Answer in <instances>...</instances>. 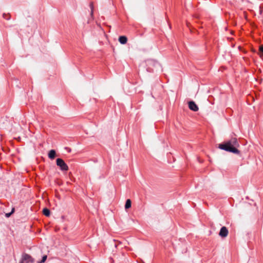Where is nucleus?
<instances>
[{"instance_id":"39448f33","label":"nucleus","mask_w":263,"mask_h":263,"mask_svg":"<svg viewBox=\"0 0 263 263\" xmlns=\"http://www.w3.org/2000/svg\"><path fill=\"white\" fill-rule=\"evenodd\" d=\"M189 107L191 110L194 111H197L199 109L198 106L192 101L189 102Z\"/></svg>"},{"instance_id":"ddd939ff","label":"nucleus","mask_w":263,"mask_h":263,"mask_svg":"<svg viewBox=\"0 0 263 263\" xmlns=\"http://www.w3.org/2000/svg\"><path fill=\"white\" fill-rule=\"evenodd\" d=\"M3 17H4V18L5 19H6L7 20H9L10 18V15L9 14H3Z\"/></svg>"},{"instance_id":"1a4fd4ad","label":"nucleus","mask_w":263,"mask_h":263,"mask_svg":"<svg viewBox=\"0 0 263 263\" xmlns=\"http://www.w3.org/2000/svg\"><path fill=\"white\" fill-rule=\"evenodd\" d=\"M43 213L44 215L47 217L49 216L50 215V212L47 208H44L43 210Z\"/></svg>"},{"instance_id":"4468645a","label":"nucleus","mask_w":263,"mask_h":263,"mask_svg":"<svg viewBox=\"0 0 263 263\" xmlns=\"http://www.w3.org/2000/svg\"><path fill=\"white\" fill-rule=\"evenodd\" d=\"M14 212V208H13V209H12V211H11V212L10 213H7V214H6V216L7 217H10V215H11V214H12Z\"/></svg>"},{"instance_id":"20e7f679","label":"nucleus","mask_w":263,"mask_h":263,"mask_svg":"<svg viewBox=\"0 0 263 263\" xmlns=\"http://www.w3.org/2000/svg\"><path fill=\"white\" fill-rule=\"evenodd\" d=\"M229 233L228 229L226 227H222L219 233V235L222 238L226 237Z\"/></svg>"},{"instance_id":"9d476101","label":"nucleus","mask_w":263,"mask_h":263,"mask_svg":"<svg viewBox=\"0 0 263 263\" xmlns=\"http://www.w3.org/2000/svg\"><path fill=\"white\" fill-rule=\"evenodd\" d=\"M89 6H90V8L91 9L90 16H91V18L93 19V9H94V8H93V5L92 2L90 3Z\"/></svg>"},{"instance_id":"f8f14e48","label":"nucleus","mask_w":263,"mask_h":263,"mask_svg":"<svg viewBox=\"0 0 263 263\" xmlns=\"http://www.w3.org/2000/svg\"><path fill=\"white\" fill-rule=\"evenodd\" d=\"M47 255H44L43 256V257H42V259L39 263H43V262H44L46 261V260L47 259Z\"/></svg>"},{"instance_id":"9b49d317","label":"nucleus","mask_w":263,"mask_h":263,"mask_svg":"<svg viewBox=\"0 0 263 263\" xmlns=\"http://www.w3.org/2000/svg\"><path fill=\"white\" fill-rule=\"evenodd\" d=\"M259 51L260 52V56L263 59V45L260 46Z\"/></svg>"},{"instance_id":"0eeeda50","label":"nucleus","mask_w":263,"mask_h":263,"mask_svg":"<svg viewBox=\"0 0 263 263\" xmlns=\"http://www.w3.org/2000/svg\"><path fill=\"white\" fill-rule=\"evenodd\" d=\"M119 42L122 44H125L127 43V38L125 36H121L119 38Z\"/></svg>"},{"instance_id":"f03ea898","label":"nucleus","mask_w":263,"mask_h":263,"mask_svg":"<svg viewBox=\"0 0 263 263\" xmlns=\"http://www.w3.org/2000/svg\"><path fill=\"white\" fill-rule=\"evenodd\" d=\"M57 165L63 171H67L68 170V166L61 158H58L56 160Z\"/></svg>"},{"instance_id":"7ed1b4c3","label":"nucleus","mask_w":263,"mask_h":263,"mask_svg":"<svg viewBox=\"0 0 263 263\" xmlns=\"http://www.w3.org/2000/svg\"><path fill=\"white\" fill-rule=\"evenodd\" d=\"M34 259L29 254L24 253L22 255V259L21 263H33Z\"/></svg>"},{"instance_id":"f257e3e1","label":"nucleus","mask_w":263,"mask_h":263,"mask_svg":"<svg viewBox=\"0 0 263 263\" xmlns=\"http://www.w3.org/2000/svg\"><path fill=\"white\" fill-rule=\"evenodd\" d=\"M239 144L236 138H232L218 144V147L225 151L232 153L235 154H239L240 151L237 149Z\"/></svg>"},{"instance_id":"6e6552de","label":"nucleus","mask_w":263,"mask_h":263,"mask_svg":"<svg viewBox=\"0 0 263 263\" xmlns=\"http://www.w3.org/2000/svg\"><path fill=\"white\" fill-rule=\"evenodd\" d=\"M132 205V202L130 199H127L126 201L125 205V209H128L131 207Z\"/></svg>"},{"instance_id":"423d86ee","label":"nucleus","mask_w":263,"mask_h":263,"mask_svg":"<svg viewBox=\"0 0 263 263\" xmlns=\"http://www.w3.org/2000/svg\"><path fill=\"white\" fill-rule=\"evenodd\" d=\"M48 157L51 159H53L55 157L56 153L54 149H51L49 152Z\"/></svg>"}]
</instances>
